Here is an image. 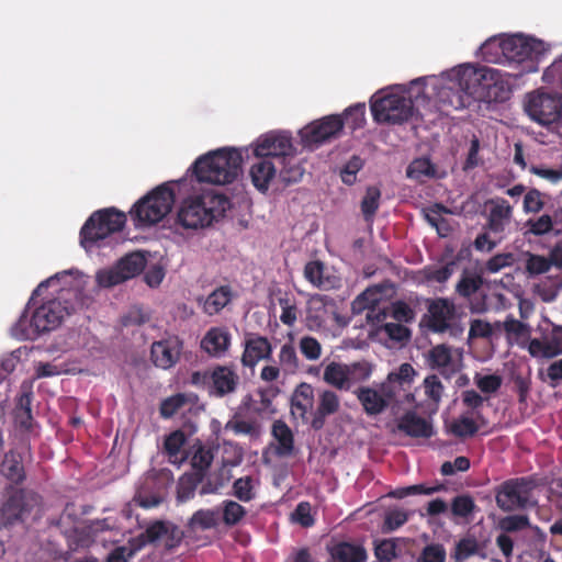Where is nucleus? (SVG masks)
I'll return each mask as SVG.
<instances>
[{"mask_svg":"<svg viewBox=\"0 0 562 562\" xmlns=\"http://www.w3.org/2000/svg\"><path fill=\"white\" fill-rule=\"evenodd\" d=\"M510 91L504 89L501 72L486 66L460 67L453 72L450 83L440 87L437 102L440 111L461 110L470 104L471 99L490 98L504 101Z\"/></svg>","mask_w":562,"mask_h":562,"instance_id":"f257e3e1","label":"nucleus"},{"mask_svg":"<svg viewBox=\"0 0 562 562\" xmlns=\"http://www.w3.org/2000/svg\"><path fill=\"white\" fill-rule=\"evenodd\" d=\"M229 204V200L224 194L213 190H202L182 201L178 211V222L190 229L207 227L224 216Z\"/></svg>","mask_w":562,"mask_h":562,"instance_id":"f03ea898","label":"nucleus"},{"mask_svg":"<svg viewBox=\"0 0 562 562\" xmlns=\"http://www.w3.org/2000/svg\"><path fill=\"white\" fill-rule=\"evenodd\" d=\"M243 156L235 148H222L201 156L192 166L199 182L232 183L241 172Z\"/></svg>","mask_w":562,"mask_h":562,"instance_id":"7ed1b4c3","label":"nucleus"},{"mask_svg":"<svg viewBox=\"0 0 562 562\" xmlns=\"http://www.w3.org/2000/svg\"><path fill=\"white\" fill-rule=\"evenodd\" d=\"M69 314V308L63 304L60 297L48 300L33 312L29 325L27 317L22 315L12 327V334L21 340L36 339L42 333L57 328Z\"/></svg>","mask_w":562,"mask_h":562,"instance_id":"20e7f679","label":"nucleus"},{"mask_svg":"<svg viewBox=\"0 0 562 562\" xmlns=\"http://www.w3.org/2000/svg\"><path fill=\"white\" fill-rule=\"evenodd\" d=\"M504 46L506 63L517 69L510 76L518 78L539 70V59L544 53L543 42L516 34L506 36Z\"/></svg>","mask_w":562,"mask_h":562,"instance_id":"39448f33","label":"nucleus"},{"mask_svg":"<svg viewBox=\"0 0 562 562\" xmlns=\"http://www.w3.org/2000/svg\"><path fill=\"white\" fill-rule=\"evenodd\" d=\"M125 223V214L114 207L95 211L81 227L80 244L90 249L108 236L121 232Z\"/></svg>","mask_w":562,"mask_h":562,"instance_id":"423d86ee","label":"nucleus"},{"mask_svg":"<svg viewBox=\"0 0 562 562\" xmlns=\"http://www.w3.org/2000/svg\"><path fill=\"white\" fill-rule=\"evenodd\" d=\"M175 202L173 190L168 183H164L142 198L134 205L131 214L139 225H154L171 211Z\"/></svg>","mask_w":562,"mask_h":562,"instance_id":"0eeeda50","label":"nucleus"},{"mask_svg":"<svg viewBox=\"0 0 562 562\" xmlns=\"http://www.w3.org/2000/svg\"><path fill=\"white\" fill-rule=\"evenodd\" d=\"M535 487L536 483L529 477L506 480L495 488L496 505L505 513L532 508L537 505L532 498Z\"/></svg>","mask_w":562,"mask_h":562,"instance_id":"6e6552de","label":"nucleus"},{"mask_svg":"<svg viewBox=\"0 0 562 562\" xmlns=\"http://www.w3.org/2000/svg\"><path fill=\"white\" fill-rule=\"evenodd\" d=\"M525 111L533 122L550 126L562 120V93L544 88L533 90L526 95Z\"/></svg>","mask_w":562,"mask_h":562,"instance_id":"1a4fd4ad","label":"nucleus"},{"mask_svg":"<svg viewBox=\"0 0 562 562\" xmlns=\"http://www.w3.org/2000/svg\"><path fill=\"white\" fill-rule=\"evenodd\" d=\"M373 120L379 124L402 125L414 115L415 108L411 98L398 93H389L371 99Z\"/></svg>","mask_w":562,"mask_h":562,"instance_id":"9d476101","label":"nucleus"},{"mask_svg":"<svg viewBox=\"0 0 562 562\" xmlns=\"http://www.w3.org/2000/svg\"><path fill=\"white\" fill-rule=\"evenodd\" d=\"M456 305L447 297H436L427 301V313L423 323L431 331L442 334L449 331L452 336L462 334L463 328L456 321Z\"/></svg>","mask_w":562,"mask_h":562,"instance_id":"9b49d317","label":"nucleus"},{"mask_svg":"<svg viewBox=\"0 0 562 562\" xmlns=\"http://www.w3.org/2000/svg\"><path fill=\"white\" fill-rule=\"evenodd\" d=\"M36 505L37 494L23 488H11L9 497L0 506V530L23 521Z\"/></svg>","mask_w":562,"mask_h":562,"instance_id":"f8f14e48","label":"nucleus"},{"mask_svg":"<svg viewBox=\"0 0 562 562\" xmlns=\"http://www.w3.org/2000/svg\"><path fill=\"white\" fill-rule=\"evenodd\" d=\"M145 258L132 252L121 258L113 267L97 272V282L102 288H111L138 276L145 268Z\"/></svg>","mask_w":562,"mask_h":562,"instance_id":"ddd939ff","label":"nucleus"},{"mask_svg":"<svg viewBox=\"0 0 562 562\" xmlns=\"http://www.w3.org/2000/svg\"><path fill=\"white\" fill-rule=\"evenodd\" d=\"M536 331L539 337L532 338L528 345V351L532 357L553 358L562 355V326L543 319Z\"/></svg>","mask_w":562,"mask_h":562,"instance_id":"4468645a","label":"nucleus"},{"mask_svg":"<svg viewBox=\"0 0 562 562\" xmlns=\"http://www.w3.org/2000/svg\"><path fill=\"white\" fill-rule=\"evenodd\" d=\"M344 127L339 115H328L322 120L314 121L301 130L302 145L314 150L323 143L336 137Z\"/></svg>","mask_w":562,"mask_h":562,"instance_id":"2eb2a0df","label":"nucleus"},{"mask_svg":"<svg viewBox=\"0 0 562 562\" xmlns=\"http://www.w3.org/2000/svg\"><path fill=\"white\" fill-rule=\"evenodd\" d=\"M358 402L361 404L363 412L368 416H376L382 414L389 406L398 398L395 397L391 390L390 383H380L379 387L359 386L353 391Z\"/></svg>","mask_w":562,"mask_h":562,"instance_id":"dca6fc26","label":"nucleus"},{"mask_svg":"<svg viewBox=\"0 0 562 562\" xmlns=\"http://www.w3.org/2000/svg\"><path fill=\"white\" fill-rule=\"evenodd\" d=\"M256 157H265L277 164L293 158L294 147L292 137L286 133H269L257 140L254 149Z\"/></svg>","mask_w":562,"mask_h":562,"instance_id":"f3484780","label":"nucleus"},{"mask_svg":"<svg viewBox=\"0 0 562 562\" xmlns=\"http://www.w3.org/2000/svg\"><path fill=\"white\" fill-rule=\"evenodd\" d=\"M244 351L241 355V364L246 368H254L261 360H270L272 356V345L265 336L255 333H248L244 339Z\"/></svg>","mask_w":562,"mask_h":562,"instance_id":"a211bd4d","label":"nucleus"},{"mask_svg":"<svg viewBox=\"0 0 562 562\" xmlns=\"http://www.w3.org/2000/svg\"><path fill=\"white\" fill-rule=\"evenodd\" d=\"M182 342L178 338L155 341L150 348V360L155 367L167 370L180 359Z\"/></svg>","mask_w":562,"mask_h":562,"instance_id":"6ab92c4d","label":"nucleus"},{"mask_svg":"<svg viewBox=\"0 0 562 562\" xmlns=\"http://www.w3.org/2000/svg\"><path fill=\"white\" fill-rule=\"evenodd\" d=\"M487 203L492 207L487 216L486 228L498 236V241H501L506 227L512 221L513 207L507 200L502 198L491 199Z\"/></svg>","mask_w":562,"mask_h":562,"instance_id":"aec40b11","label":"nucleus"},{"mask_svg":"<svg viewBox=\"0 0 562 562\" xmlns=\"http://www.w3.org/2000/svg\"><path fill=\"white\" fill-rule=\"evenodd\" d=\"M238 384L239 376L233 368L217 364L211 370V395L223 397L234 393Z\"/></svg>","mask_w":562,"mask_h":562,"instance_id":"412c9836","label":"nucleus"},{"mask_svg":"<svg viewBox=\"0 0 562 562\" xmlns=\"http://www.w3.org/2000/svg\"><path fill=\"white\" fill-rule=\"evenodd\" d=\"M232 335L226 327H211L201 339V349L213 358L223 357L231 347Z\"/></svg>","mask_w":562,"mask_h":562,"instance_id":"4be33fe9","label":"nucleus"},{"mask_svg":"<svg viewBox=\"0 0 562 562\" xmlns=\"http://www.w3.org/2000/svg\"><path fill=\"white\" fill-rule=\"evenodd\" d=\"M315 402L314 387L305 382L300 383L291 395V414L303 422L308 420V415L313 416Z\"/></svg>","mask_w":562,"mask_h":562,"instance_id":"5701e85b","label":"nucleus"},{"mask_svg":"<svg viewBox=\"0 0 562 562\" xmlns=\"http://www.w3.org/2000/svg\"><path fill=\"white\" fill-rule=\"evenodd\" d=\"M397 429L412 438L427 439L434 435L431 423L414 411H407L398 418Z\"/></svg>","mask_w":562,"mask_h":562,"instance_id":"b1692460","label":"nucleus"},{"mask_svg":"<svg viewBox=\"0 0 562 562\" xmlns=\"http://www.w3.org/2000/svg\"><path fill=\"white\" fill-rule=\"evenodd\" d=\"M340 401L338 395L330 390H324L318 395V404L311 419V427L319 430L324 427L326 418L339 411Z\"/></svg>","mask_w":562,"mask_h":562,"instance_id":"393cba45","label":"nucleus"},{"mask_svg":"<svg viewBox=\"0 0 562 562\" xmlns=\"http://www.w3.org/2000/svg\"><path fill=\"white\" fill-rule=\"evenodd\" d=\"M0 473L12 484H22L26 479L22 454L14 449L5 452L0 463Z\"/></svg>","mask_w":562,"mask_h":562,"instance_id":"a878e982","label":"nucleus"},{"mask_svg":"<svg viewBox=\"0 0 562 562\" xmlns=\"http://www.w3.org/2000/svg\"><path fill=\"white\" fill-rule=\"evenodd\" d=\"M257 161L250 168L251 182L257 190L266 192L271 180L276 177L278 166L265 157H256Z\"/></svg>","mask_w":562,"mask_h":562,"instance_id":"bb28decb","label":"nucleus"},{"mask_svg":"<svg viewBox=\"0 0 562 562\" xmlns=\"http://www.w3.org/2000/svg\"><path fill=\"white\" fill-rule=\"evenodd\" d=\"M271 435L277 440L276 454L279 457H289L294 452V435L292 429L282 419L273 422Z\"/></svg>","mask_w":562,"mask_h":562,"instance_id":"cd10ccee","label":"nucleus"},{"mask_svg":"<svg viewBox=\"0 0 562 562\" xmlns=\"http://www.w3.org/2000/svg\"><path fill=\"white\" fill-rule=\"evenodd\" d=\"M329 552L334 562H364L367 559L362 546L345 541L335 544Z\"/></svg>","mask_w":562,"mask_h":562,"instance_id":"c85d7f7f","label":"nucleus"},{"mask_svg":"<svg viewBox=\"0 0 562 562\" xmlns=\"http://www.w3.org/2000/svg\"><path fill=\"white\" fill-rule=\"evenodd\" d=\"M32 391L23 392L16 400V404L13 411V416L16 425L25 430H31L33 427V415H32Z\"/></svg>","mask_w":562,"mask_h":562,"instance_id":"c756f323","label":"nucleus"},{"mask_svg":"<svg viewBox=\"0 0 562 562\" xmlns=\"http://www.w3.org/2000/svg\"><path fill=\"white\" fill-rule=\"evenodd\" d=\"M218 514L220 510L214 508L199 509L194 512L188 520V531L195 532L198 530L204 531L216 528L220 522Z\"/></svg>","mask_w":562,"mask_h":562,"instance_id":"7c9ffc66","label":"nucleus"},{"mask_svg":"<svg viewBox=\"0 0 562 562\" xmlns=\"http://www.w3.org/2000/svg\"><path fill=\"white\" fill-rule=\"evenodd\" d=\"M323 380L339 391H349L347 364L335 361L328 363L324 369Z\"/></svg>","mask_w":562,"mask_h":562,"instance_id":"2f4dec72","label":"nucleus"},{"mask_svg":"<svg viewBox=\"0 0 562 562\" xmlns=\"http://www.w3.org/2000/svg\"><path fill=\"white\" fill-rule=\"evenodd\" d=\"M505 37L493 36L486 40L480 47L482 58L486 63L505 64L506 53L504 49Z\"/></svg>","mask_w":562,"mask_h":562,"instance_id":"473e14b6","label":"nucleus"},{"mask_svg":"<svg viewBox=\"0 0 562 562\" xmlns=\"http://www.w3.org/2000/svg\"><path fill=\"white\" fill-rule=\"evenodd\" d=\"M162 530L161 524H150L144 532L139 533L136 537L128 539L127 541V551L130 557H134L138 551H140L146 544L155 543L159 540L160 531Z\"/></svg>","mask_w":562,"mask_h":562,"instance_id":"72a5a7b5","label":"nucleus"},{"mask_svg":"<svg viewBox=\"0 0 562 562\" xmlns=\"http://www.w3.org/2000/svg\"><path fill=\"white\" fill-rule=\"evenodd\" d=\"M232 300V290L228 285H222L210 293L203 304V311L209 315L221 312Z\"/></svg>","mask_w":562,"mask_h":562,"instance_id":"f704fd0d","label":"nucleus"},{"mask_svg":"<svg viewBox=\"0 0 562 562\" xmlns=\"http://www.w3.org/2000/svg\"><path fill=\"white\" fill-rule=\"evenodd\" d=\"M416 372L412 364L403 363L397 371L389 373L384 383H390L391 390L394 392L395 397L398 398V391L401 389L405 390V386H409Z\"/></svg>","mask_w":562,"mask_h":562,"instance_id":"c9c22d12","label":"nucleus"},{"mask_svg":"<svg viewBox=\"0 0 562 562\" xmlns=\"http://www.w3.org/2000/svg\"><path fill=\"white\" fill-rule=\"evenodd\" d=\"M380 200L381 190L375 186L368 187L360 203V210L367 223H373L380 207Z\"/></svg>","mask_w":562,"mask_h":562,"instance_id":"e433bc0d","label":"nucleus"},{"mask_svg":"<svg viewBox=\"0 0 562 562\" xmlns=\"http://www.w3.org/2000/svg\"><path fill=\"white\" fill-rule=\"evenodd\" d=\"M203 473H184L177 485V498L183 503L194 496L195 490L199 484L203 482Z\"/></svg>","mask_w":562,"mask_h":562,"instance_id":"4c0bfd02","label":"nucleus"},{"mask_svg":"<svg viewBox=\"0 0 562 562\" xmlns=\"http://www.w3.org/2000/svg\"><path fill=\"white\" fill-rule=\"evenodd\" d=\"M504 330L509 338L514 337L521 347L526 344L529 345L531 328L528 324L516 319L514 316L508 315L504 322Z\"/></svg>","mask_w":562,"mask_h":562,"instance_id":"58836bf2","label":"nucleus"},{"mask_svg":"<svg viewBox=\"0 0 562 562\" xmlns=\"http://www.w3.org/2000/svg\"><path fill=\"white\" fill-rule=\"evenodd\" d=\"M559 211L554 212V215L542 214L537 218H529L526 221V227L528 233L533 236H543L549 234L553 229L554 222L558 221Z\"/></svg>","mask_w":562,"mask_h":562,"instance_id":"ea45409f","label":"nucleus"},{"mask_svg":"<svg viewBox=\"0 0 562 562\" xmlns=\"http://www.w3.org/2000/svg\"><path fill=\"white\" fill-rule=\"evenodd\" d=\"M246 514V508L239 503L232 499L222 502V520L226 526L232 527L238 525L245 518Z\"/></svg>","mask_w":562,"mask_h":562,"instance_id":"a19ab883","label":"nucleus"},{"mask_svg":"<svg viewBox=\"0 0 562 562\" xmlns=\"http://www.w3.org/2000/svg\"><path fill=\"white\" fill-rule=\"evenodd\" d=\"M153 524L162 525L159 539L165 540L164 546L166 550L171 551L181 544L184 532L178 526L162 520H156Z\"/></svg>","mask_w":562,"mask_h":562,"instance_id":"79ce46f5","label":"nucleus"},{"mask_svg":"<svg viewBox=\"0 0 562 562\" xmlns=\"http://www.w3.org/2000/svg\"><path fill=\"white\" fill-rule=\"evenodd\" d=\"M407 177L414 180L423 181L425 178H431L436 173L435 166L428 158H416L407 167Z\"/></svg>","mask_w":562,"mask_h":562,"instance_id":"37998d69","label":"nucleus"},{"mask_svg":"<svg viewBox=\"0 0 562 562\" xmlns=\"http://www.w3.org/2000/svg\"><path fill=\"white\" fill-rule=\"evenodd\" d=\"M278 358L279 364L284 373L293 374L297 371L299 358L292 342H285L281 346Z\"/></svg>","mask_w":562,"mask_h":562,"instance_id":"c03bdc74","label":"nucleus"},{"mask_svg":"<svg viewBox=\"0 0 562 562\" xmlns=\"http://www.w3.org/2000/svg\"><path fill=\"white\" fill-rule=\"evenodd\" d=\"M324 273L325 265L319 260L308 261L304 267V278L318 289H326L329 282Z\"/></svg>","mask_w":562,"mask_h":562,"instance_id":"a18cd8bd","label":"nucleus"},{"mask_svg":"<svg viewBox=\"0 0 562 562\" xmlns=\"http://www.w3.org/2000/svg\"><path fill=\"white\" fill-rule=\"evenodd\" d=\"M456 260H448L441 267L428 266L424 268V277L429 282L445 283L453 274Z\"/></svg>","mask_w":562,"mask_h":562,"instance_id":"49530a36","label":"nucleus"},{"mask_svg":"<svg viewBox=\"0 0 562 562\" xmlns=\"http://www.w3.org/2000/svg\"><path fill=\"white\" fill-rule=\"evenodd\" d=\"M349 391L353 385L366 382L372 374V367L367 361L347 364Z\"/></svg>","mask_w":562,"mask_h":562,"instance_id":"de8ad7c7","label":"nucleus"},{"mask_svg":"<svg viewBox=\"0 0 562 562\" xmlns=\"http://www.w3.org/2000/svg\"><path fill=\"white\" fill-rule=\"evenodd\" d=\"M341 120L344 125H347L352 131L363 127L366 123V104L357 103L349 106L345 111L344 119L341 117Z\"/></svg>","mask_w":562,"mask_h":562,"instance_id":"09e8293b","label":"nucleus"},{"mask_svg":"<svg viewBox=\"0 0 562 562\" xmlns=\"http://www.w3.org/2000/svg\"><path fill=\"white\" fill-rule=\"evenodd\" d=\"M445 490L443 484H436L434 486H426L425 484H415L406 487H400L391 492V496L395 498H404L411 495H432L435 493L441 492Z\"/></svg>","mask_w":562,"mask_h":562,"instance_id":"8fccbe9b","label":"nucleus"},{"mask_svg":"<svg viewBox=\"0 0 562 562\" xmlns=\"http://www.w3.org/2000/svg\"><path fill=\"white\" fill-rule=\"evenodd\" d=\"M451 361V349L448 346L437 345L429 350L428 362L432 369L447 368Z\"/></svg>","mask_w":562,"mask_h":562,"instance_id":"3c124183","label":"nucleus"},{"mask_svg":"<svg viewBox=\"0 0 562 562\" xmlns=\"http://www.w3.org/2000/svg\"><path fill=\"white\" fill-rule=\"evenodd\" d=\"M483 284V278L479 274H462L456 285V291L463 297H470L476 293Z\"/></svg>","mask_w":562,"mask_h":562,"instance_id":"603ef678","label":"nucleus"},{"mask_svg":"<svg viewBox=\"0 0 562 562\" xmlns=\"http://www.w3.org/2000/svg\"><path fill=\"white\" fill-rule=\"evenodd\" d=\"M213 459L214 453L211 448L199 446L191 459L192 468L195 470L193 473H203L204 476L206 470L211 467Z\"/></svg>","mask_w":562,"mask_h":562,"instance_id":"864d4df0","label":"nucleus"},{"mask_svg":"<svg viewBox=\"0 0 562 562\" xmlns=\"http://www.w3.org/2000/svg\"><path fill=\"white\" fill-rule=\"evenodd\" d=\"M450 431L458 438H468L479 431L477 424L470 417L461 416L452 422Z\"/></svg>","mask_w":562,"mask_h":562,"instance_id":"5fc2aeb1","label":"nucleus"},{"mask_svg":"<svg viewBox=\"0 0 562 562\" xmlns=\"http://www.w3.org/2000/svg\"><path fill=\"white\" fill-rule=\"evenodd\" d=\"M475 509V503L472 496L468 494L458 495L452 498L451 513L456 517L465 518Z\"/></svg>","mask_w":562,"mask_h":562,"instance_id":"6e6d98bb","label":"nucleus"},{"mask_svg":"<svg viewBox=\"0 0 562 562\" xmlns=\"http://www.w3.org/2000/svg\"><path fill=\"white\" fill-rule=\"evenodd\" d=\"M479 551V543L475 538L468 537L460 539L454 548L453 558L458 562H463L470 557L476 554Z\"/></svg>","mask_w":562,"mask_h":562,"instance_id":"4d7b16f0","label":"nucleus"},{"mask_svg":"<svg viewBox=\"0 0 562 562\" xmlns=\"http://www.w3.org/2000/svg\"><path fill=\"white\" fill-rule=\"evenodd\" d=\"M233 495L240 502H250L255 498L252 477L244 476L237 479L233 484Z\"/></svg>","mask_w":562,"mask_h":562,"instance_id":"13d9d810","label":"nucleus"},{"mask_svg":"<svg viewBox=\"0 0 562 562\" xmlns=\"http://www.w3.org/2000/svg\"><path fill=\"white\" fill-rule=\"evenodd\" d=\"M292 158H288L284 162H279V177L281 181L285 184L296 183L302 180L304 170L297 165H291L290 160Z\"/></svg>","mask_w":562,"mask_h":562,"instance_id":"bf43d9fd","label":"nucleus"},{"mask_svg":"<svg viewBox=\"0 0 562 562\" xmlns=\"http://www.w3.org/2000/svg\"><path fill=\"white\" fill-rule=\"evenodd\" d=\"M529 526L530 520L527 515H509L499 520V528L504 533L521 531Z\"/></svg>","mask_w":562,"mask_h":562,"instance_id":"052dcab7","label":"nucleus"},{"mask_svg":"<svg viewBox=\"0 0 562 562\" xmlns=\"http://www.w3.org/2000/svg\"><path fill=\"white\" fill-rule=\"evenodd\" d=\"M544 194L538 189H530L524 196L522 210L526 214H537L544 207Z\"/></svg>","mask_w":562,"mask_h":562,"instance_id":"680f3d73","label":"nucleus"},{"mask_svg":"<svg viewBox=\"0 0 562 562\" xmlns=\"http://www.w3.org/2000/svg\"><path fill=\"white\" fill-rule=\"evenodd\" d=\"M187 437L180 429L170 432L164 441V450L169 458L177 457L184 446Z\"/></svg>","mask_w":562,"mask_h":562,"instance_id":"e2e57ef3","label":"nucleus"},{"mask_svg":"<svg viewBox=\"0 0 562 562\" xmlns=\"http://www.w3.org/2000/svg\"><path fill=\"white\" fill-rule=\"evenodd\" d=\"M362 167L363 160L359 156H352L340 171L341 181L347 186L353 184L357 180V173Z\"/></svg>","mask_w":562,"mask_h":562,"instance_id":"0e129e2a","label":"nucleus"},{"mask_svg":"<svg viewBox=\"0 0 562 562\" xmlns=\"http://www.w3.org/2000/svg\"><path fill=\"white\" fill-rule=\"evenodd\" d=\"M188 400L184 394L178 393L172 395L166 400H164L160 404V415L164 418L172 417L180 408H182L187 404Z\"/></svg>","mask_w":562,"mask_h":562,"instance_id":"69168bd1","label":"nucleus"},{"mask_svg":"<svg viewBox=\"0 0 562 562\" xmlns=\"http://www.w3.org/2000/svg\"><path fill=\"white\" fill-rule=\"evenodd\" d=\"M446 549L440 543L427 544L420 552L417 562H446Z\"/></svg>","mask_w":562,"mask_h":562,"instance_id":"338daca9","label":"nucleus"},{"mask_svg":"<svg viewBox=\"0 0 562 562\" xmlns=\"http://www.w3.org/2000/svg\"><path fill=\"white\" fill-rule=\"evenodd\" d=\"M300 351L307 360H317L322 355L319 341L312 336H304L300 339Z\"/></svg>","mask_w":562,"mask_h":562,"instance_id":"774afa93","label":"nucleus"}]
</instances>
